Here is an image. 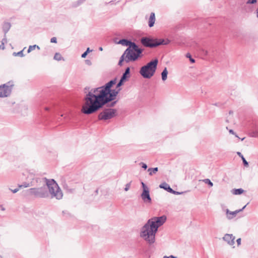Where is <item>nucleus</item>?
<instances>
[{"label": "nucleus", "instance_id": "e433bc0d", "mask_svg": "<svg viewBox=\"0 0 258 258\" xmlns=\"http://www.w3.org/2000/svg\"><path fill=\"white\" fill-rule=\"evenodd\" d=\"M20 188V187H19V188H17L14 189L10 188V190H11L13 193H16L17 191H18L19 190Z\"/></svg>", "mask_w": 258, "mask_h": 258}, {"label": "nucleus", "instance_id": "c756f323", "mask_svg": "<svg viewBox=\"0 0 258 258\" xmlns=\"http://www.w3.org/2000/svg\"><path fill=\"white\" fill-rule=\"evenodd\" d=\"M131 182L132 181L127 183V184H125V187H124V190L125 191H127L129 190L130 187H131Z\"/></svg>", "mask_w": 258, "mask_h": 258}, {"label": "nucleus", "instance_id": "7c9ffc66", "mask_svg": "<svg viewBox=\"0 0 258 258\" xmlns=\"http://www.w3.org/2000/svg\"><path fill=\"white\" fill-rule=\"evenodd\" d=\"M30 184L29 183H24L23 184H21V185H19V187H28L29 186H30Z\"/></svg>", "mask_w": 258, "mask_h": 258}, {"label": "nucleus", "instance_id": "9d476101", "mask_svg": "<svg viewBox=\"0 0 258 258\" xmlns=\"http://www.w3.org/2000/svg\"><path fill=\"white\" fill-rule=\"evenodd\" d=\"M141 198L142 200L144 201L145 203L146 204H151L152 202V199L150 196V191L143 190V192L141 195Z\"/></svg>", "mask_w": 258, "mask_h": 258}, {"label": "nucleus", "instance_id": "1a4fd4ad", "mask_svg": "<svg viewBox=\"0 0 258 258\" xmlns=\"http://www.w3.org/2000/svg\"><path fill=\"white\" fill-rule=\"evenodd\" d=\"M13 86V83L10 81L6 84L1 85L0 97H6L9 96L11 93Z\"/></svg>", "mask_w": 258, "mask_h": 258}, {"label": "nucleus", "instance_id": "58836bf2", "mask_svg": "<svg viewBox=\"0 0 258 258\" xmlns=\"http://www.w3.org/2000/svg\"><path fill=\"white\" fill-rule=\"evenodd\" d=\"M85 0H79L78 1V6L81 5L82 3H83Z\"/></svg>", "mask_w": 258, "mask_h": 258}, {"label": "nucleus", "instance_id": "79ce46f5", "mask_svg": "<svg viewBox=\"0 0 258 258\" xmlns=\"http://www.w3.org/2000/svg\"><path fill=\"white\" fill-rule=\"evenodd\" d=\"M88 54L85 51L81 55L82 58H85Z\"/></svg>", "mask_w": 258, "mask_h": 258}, {"label": "nucleus", "instance_id": "09e8293b", "mask_svg": "<svg viewBox=\"0 0 258 258\" xmlns=\"http://www.w3.org/2000/svg\"><path fill=\"white\" fill-rule=\"evenodd\" d=\"M232 113H233V112H232V111H229V114H232Z\"/></svg>", "mask_w": 258, "mask_h": 258}, {"label": "nucleus", "instance_id": "6e6552de", "mask_svg": "<svg viewBox=\"0 0 258 258\" xmlns=\"http://www.w3.org/2000/svg\"><path fill=\"white\" fill-rule=\"evenodd\" d=\"M116 110L112 108H106L100 112L98 118L99 120H106L114 117L116 115Z\"/></svg>", "mask_w": 258, "mask_h": 258}, {"label": "nucleus", "instance_id": "de8ad7c7", "mask_svg": "<svg viewBox=\"0 0 258 258\" xmlns=\"http://www.w3.org/2000/svg\"><path fill=\"white\" fill-rule=\"evenodd\" d=\"M99 50L102 51L103 50V48L101 47H100L99 48Z\"/></svg>", "mask_w": 258, "mask_h": 258}, {"label": "nucleus", "instance_id": "aec40b11", "mask_svg": "<svg viewBox=\"0 0 258 258\" xmlns=\"http://www.w3.org/2000/svg\"><path fill=\"white\" fill-rule=\"evenodd\" d=\"M168 75V71L166 68L163 70L161 73L162 79L163 81H165L167 79Z\"/></svg>", "mask_w": 258, "mask_h": 258}, {"label": "nucleus", "instance_id": "f704fd0d", "mask_svg": "<svg viewBox=\"0 0 258 258\" xmlns=\"http://www.w3.org/2000/svg\"><path fill=\"white\" fill-rule=\"evenodd\" d=\"M50 42L51 43H56L57 42V39L56 37H53L52 38H51L50 39Z\"/></svg>", "mask_w": 258, "mask_h": 258}, {"label": "nucleus", "instance_id": "bb28decb", "mask_svg": "<svg viewBox=\"0 0 258 258\" xmlns=\"http://www.w3.org/2000/svg\"><path fill=\"white\" fill-rule=\"evenodd\" d=\"M203 181L210 186H212L213 185V182L209 179H205L203 180Z\"/></svg>", "mask_w": 258, "mask_h": 258}, {"label": "nucleus", "instance_id": "2eb2a0df", "mask_svg": "<svg viewBox=\"0 0 258 258\" xmlns=\"http://www.w3.org/2000/svg\"><path fill=\"white\" fill-rule=\"evenodd\" d=\"M130 77V68L127 67L125 69L124 72L123 73L121 79L124 81H126V80Z\"/></svg>", "mask_w": 258, "mask_h": 258}, {"label": "nucleus", "instance_id": "37998d69", "mask_svg": "<svg viewBox=\"0 0 258 258\" xmlns=\"http://www.w3.org/2000/svg\"><path fill=\"white\" fill-rule=\"evenodd\" d=\"M91 51H92V50H90V48H89V47H88V48H87V50L85 51L86 53H87V54H88L89 52H91Z\"/></svg>", "mask_w": 258, "mask_h": 258}, {"label": "nucleus", "instance_id": "20e7f679", "mask_svg": "<svg viewBox=\"0 0 258 258\" xmlns=\"http://www.w3.org/2000/svg\"><path fill=\"white\" fill-rule=\"evenodd\" d=\"M143 50L139 47L136 43L131 47H128L123 52L125 56V62L135 61L137 60L143 52Z\"/></svg>", "mask_w": 258, "mask_h": 258}, {"label": "nucleus", "instance_id": "f03ea898", "mask_svg": "<svg viewBox=\"0 0 258 258\" xmlns=\"http://www.w3.org/2000/svg\"><path fill=\"white\" fill-rule=\"evenodd\" d=\"M45 185L39 188H31L28 191L30 195L35 197L47 198L50 195L51 198L60 200L63 196L62 192L56 181L53 179H48L46 177L43 178Z\"/></svg>", "mask_w": 258, "mask_h": 258}, {"label": "nucleus", "instance_id": "3c124183", "mask_svg": "<svg viewBox=\"0 0 258 258\" xmlns=\"http://www.w3.org/2000/svg\"><path fill=\"white\" fill-rule=\"evenodd\" d=\"M86 62H87V63L88 64V63H89V60H86Z\"/></svg>", "mask_w": 258, "mask_h": 258}, {"label": "nucleus", "instance_id": "f8f14e48", "mask_svg": "<svg viewBox=\"0 0 258 258\" xmlns=\"http://www.w3.org/2000/svg\"><path fill=\"white\" fill-rule=\"evenodd\" d=\"M117 44H121L123 46H128V47H131L133 46V44L136 43L128 39H120L118 42H117Z\"/></svg>", "mask_w": 258, "mask_h": 258}, {"label": "nucleus", "instance_id": "a19ab883", "mask_svg": "<svg viewBox=\"0 0 258 258\" xmlns=\"http://www.w3.org/2000/svg\"><path fill=\"white\" fill-rule=\"evenodd\" d=\"M237 245H240L241 244V238H238L236 240Z\"/></svg>", "mask_w": 258, "mask_h": 258}, {"label": "nucleus", "instance_id": "8fccbe9b", "mask_svg": "<svg viewBox=\"0 0 258 258\" xmlns=\"http://www.w3.org/2000/svg\"><path fill=\"white\" fill-rule=\"evenodd\" d=\"M45 110H49V108H48V107H46V108H45Z\"/></svg>", "mask_w": 258, "mask_h": 258}, {"label": "nucleus", "instance_id": "c03bdc74", "mask_svg": "<svg viewBox=\"0 0 258 258\" xmlns=\"http://www.w3.org/2000/svg\"><path fill=\"white\" fill-rule=\"evenodd\" d=\"M163 258H175V257L173 255H170V256H164Z\"/></svg>", "mask_w": 258, "mask_h": 258}, {"label": "nucleus", "instance_id": "ea45409f", "mask_svg": "<svg viewBox=\"0 0 258 258\" xmlns=\"http://www.w3.org/2000/svg\"><path fill=\"white\" fill-rule=\"evenodd\" d=\"M225 212L227 215V218H228V215L230 214V212L228 209L225 210Z\"/></svg>", "mask_w": 258, "mask_h": 258}, {"label": "nucleus", "instance_id": "393cba45", "mask_svg": "<svg viewBox=\"0 0 258 258\" xmlns=\"http://www.w3.org/2000/svg\"><path fill=\"white\" fill-rule=\"evenodd\" d=\"M125 56H124V54L123 53L122 55L121 56L120 59L119 60L118 64L119 66H121L122 62L123 61H125Z\"/></svg>", "mask_w": 258, "mask_h": 258}, {"label": "nucleus", "instance_id": "f3484780", "mask_svg": "<svg viewBox=\"0 0 258 258\" xmlns=\"http://www.w3.org/2000/svg\"><path fill=\"white\" fill-rule=\"evenodd\" d=\"M11 27V25L9 22H5L4 23L3 26V30L5 33V34H6L9 31L10 28Z\"/></svg>", "mask_w": 258, "mask_h": 258}, {"label": "nucleus", "instance_id": "49530a36", "mask_svg": "<svg viewBox=\"0 0 258 258\" xmlns=\"http://www.w3.org/2000/svg\"><path fill=\"white\" fill-rule=\"evenodd\" d=\"M229 133L235 135V133H234V132L232 130H230L229 131Z\"/></svg>", "mask_w": 258, "mask_h": 258}, {"label": "nucleus", "instance_id": "f257e3e1", "mask_svg": "<svg viewBox=\"0 0 258 258\" xmlns=\"http://www.w3.org/2000/svg\"><path fill=\"white\" fill-rule=\"evenodd\" d=\"M121 89H111L105 96L88 92L84 98L85 103L81 111L85 114H91L97 112L107 103L114 100Z\"/></svg>", "mask_w": 258, "mask_h": 258}, {"label": "nucleus", "instance_id": "72a5a7b5", "mask_svg": "<svg viewBox=\"0 0 258 258\" xmlns=\"http://www.w3.org/2000/svg\"><path fill=\"white\" fill-rule=\"evenodd\" d=\"M170 193L171 194H173L174 195H181L182 194H183V192H178V191H175L173 189V192H171Z\"/></svg>", "mask_w": 258, "mask_h": 258}, {"label": "nucleus", "instance_id": "a211bd4d", "mask_svg": "<svg viewBox=\"0 0 258 258\" xmlns=\"http://www.w3.org/2000/svg\"><path fill=\"white\" fill-rule=\"evenodd\" d=\"M237 155L240 157H241V160H242V162H243V165H244V166L245 167H248V162L245 160V159L244 158V157H243V156L242 155V154L240 153V152H238L237 153Z\"/></svg>", "mask_w": 258, "mask_h": 258}, {"label": "nucleus", "instance_id": "0eeeda50", "mask_svg": "<svg viewBox=\"0 0 258 258\" xmlns=\"http://www.w3.org/2000/svg\"><path fill=\"white\" fill-rule=\"evenodd\" d=\"M116 80V79L112 80L103 86L92 89L89 92H92V93L93 94H101L103 96H105L107 93H109L110 91L112 86L115 84Z\"/></svg>", "mask_w": 258, "mask_h": 258}, {"label": "nucleus", "instance_id": "9b49d317", "mask_svg": "<svg viewBox=\"0 0 258 258\" xmlns=\"http://www.w3.org/2000/svg\"><path fill=\"white\" fill-rule=\"evenodd\" d=\"M223 239L229 245H233L234 244L235 236L232 234H226L223 237Z\"/></svg>", "mask_w": 258, "mask_h": 258}, {"label": "nucleus", "instance_id": "a18cd8bd", "mask_svg": "<svg viewBox=\"0 0 258 258\" xmlns=\"http://www.w3.org/2000/svg\"><path fill=\"white\" fill-rule=\"evenodd\" d=\"M109 3L111 5L116 4V3H115L114 1H111L110 2H109Z\"/></svg>", "mask_w": 258, "mask_h": 258}, {"label": "nucleus", "instance_id": "4be33fe9", "mask_svg": "<svg viewBox=\"0 0 258 258\" xmlns=\"http://www.w3.org/2000/svg\"><path fill=\"white\" fill-rule=\"evenodd\" d=\"M158 167L150 168L148 170V172H149V174L150 175H152L153 173H156L158 171Z\"/></svg>", "mask_w": 258, "mask_h": 258}, {"label": "nucleus", "instance_id": "dca6fc26", "mask_svg": "<svg viewBox=\"0 0 258 258\" xmlns=\"http://www.w3.org/2000/svg\"><path fill=\"white\" fill-rule=\"evenodd\" d=\"M155 22V15L154 13H151L149 20L148 25L150 27L154 26Z\"/></svg>", "mask_w": 258, "mask_h": 258}, {"label": "nucleus", "instance_id": "4c0bfd02", "mask_svg": "<svg viewBox=\"0 0 258 258\" xmlns=\"http://www.w3.org/2000/svg\"><path fill=\"white\" fill-rule=\"evenodd\" d=\"M116 101H113V102H112L110 104L109 106H110V107H113V106H114V105L116 104Z\"/></svg>", "mask_w": 258, "mask_h": 258}, {"label": "nucleus", "instance_id": "7ed1b4c3", "mask_svg": "<svg viewBox=\"0 0 258 258\" xmlns=\"http://www.w3.org/2000/svg\"><path fill=\"white\" fill-rule=\"evenodd\" d=\"M166 217H154L149 219L141 229L140 236L149 244L154 243L158 228L166 221Z\"/></svg>", "mask_w": 258, "mask_h": 258}, {"label": "nucleus", "instance_id": "c9c22d12", "mask_svg": "<svg viewBox=\"0 0 258 258\" xmlns=\"http://www.w3.org/2000/svg\"><path fill=\"white\" fill-rule=\"evenodd\" d=\"M140 164L142 165V167L144 169H146L147 168V165L145 163L141 162L140 163Z\"/></svg>", "mask_w": 258, "mask_h": 258}, {"label": "nucleus", "instance_id": "473e14b6", "mask_svg": "<svg viewBox=\"0 0 258 258\" xmlns=\"http://www.w3.org/2000/svg\"><path fill=\"white\" fill-rule=\"evenodd\" d=\"M257 0H248L246 2L247 4H253L256 2Z\"/></svg>", "mask_w": 258, "mask_h": 258}, {"label": "nucleus", "instance_id": "cd10ccee", "mask_svg": "<svg viewBox=\"0 0 258 258\" xmlns=\"http://www.w3.org/2000/svg\"><path fill=\"white\" fill-rule=\"evenodd\" d=\"M125 81H124L120 78V80H119V81L118 82V83H117V84L116 85V89L120 88L119 87L123 85V83Z\"/></svg>", "mask_w": 258, "mask_h": 258}, {"label": "nucleus", "instance_id": "423d86ee", "mask_svg": "<svg viewBox=\"0 0 258 258\" xmlns=\"http://www.w3.org/2000/svg\"><path fill=\"white\" fill-rule=\"evenodd\" d=\"M141 42L146 47L153 48L160 45H167L170 41L168 39H153L148 37H143L141 39Z\"/></svg>", "mask_w": 258, "mask_h": 258}, {"label": "nucleus", "instance_id": "ddd939ff", "mask_svg": "<svg viewBox=\"0 0 258 258\" xmlns=\"http://www.w3.org/2000/svg\"><path fill=\"white\" fill-rule=\"evenodd\" d=\"M247 205H245L242 209H240L239 210H237L233 212H230V214L228 215V219L229 220H231L233 219L234 217H235L237 214L242 211L246 207Z\"/></svg>", "mask_w": 258, "mask_h": 258}, {"label": "nucleus", "instance_id": "4468645a", "mask_svg": "<svg viewBox=\"0 0 258 258\" xmlns=\"http://www.w3.org/2000/svg\"><path fill=\"white\" fill-rule=\"evenodd\" d=\"M159 187L165 189L170 193L173 192V189L170 187V185L165 182L161 183L159 185Z\"/></svg>", "mask_w": 258, "mask_h": 258}, {"label": "nucleus", "instance_id": "b1692460", "mask_svg": "<svg viewBox=\"0 0 258 258\" xmlns=\"http://www.w3.org/2000/svg\"><path fill=\"white\" fill-rule=\"evenodd\" d=\"M53 58L56 60H60L63 59V57L61 56V54L59 53L56 52L55 53Z\"/></svg>", "mask_w": 258, "mask_h": 258}, {"label": "nucleus", "instance_id": "6ab92c4d", "mask_svg": "<svg viewBox=\"0 0 258 258\" xmlns=\"http://www.w3.org/2000/svg\"><path fill=\"white\" fill-rule=\"evenodd\" d=\"M244 192V190L242 188L233 189L232 190V193L235 195H241Z\"/></svg>", "mask_w": 258, "mask_h": 258}, {"label": "nucleus", "instance_id": "2f4dec72", "mask_svg": "<svg viewBox=\"0 0 258 258\" xmlns=\"http://www.w3.org/2000/svg\"><path fill=\"white\" fill-rule=\"evenodd\" d=\"M141 184L143 187V190H149L148 187L146 185V184L143 182H142Z\"/></svg>", "mask_w": 258, "mask_h": 258}, {"label": "nucleus", "instance_id": "5701e85b", "mask_svg": "<svg viewBox=\"0 0 258 258\" xmlns=\"http://www.w3.org/2000/svg\"><path fill=\"white\" fill-rule=\"evenodd\" d=\"M35 48H37L38 49H40V47L39 46L37 45H33L29 46L28 49L27 50L28 53H30L31 51L34 50Z\"/></svg>", "mask_w": 258, "mask_h": 258}, {"label": "nucleus", "instance_id": "603ef678", "mask_svg": "<svg viewBox=\"0 0 258 258\" xmlns=\"http://www.w3.org/2000/svg\"><path fill=\"white\" fill-rule=\"evenodd\" d=\"M244 139V138H242V139H241V140L242 141V140H243Z\"/></svg>", "mask_w": 258, "mask_h": 258}, {"label": "nucleus", "instance_id": "c85d7f7f", "mask_svg": "<svg viewBox=\"0 0 258 258\" xmlns=\"http://www.w3.org/2000/svg\"><path fill=\"white\" fill-rule=\"evenodd\" d=\"M186 57L189 58V60H190V61L191 63H194L195 62V60L191 57V55L190 54V53H187L186 54Z\"/></svg>", "mask_w": 258, "mask_h": 258}, {"label": "nucleus", "instance_id": "a878e982", "mask_svg": "<svg viewBox=\"0 0 258 258\" xmlns=\"http://www.w3.org/2000/svg\"><path fill=\"white\" fill-rule=\"evenodd\" d=\"M13 54L14 56H19L20 57H23L24 56V55L23 54V50H21L20 51H19L18 52H14Z\"/></svg>", "mask_w": 258, "mask_h": 258}, {"label": "nucleus", "instance_id": "39448f33", "mask_svg": "<svg viewBox=\"0 0 258 258\" xmlns=\"http://www.w3.org/2000/svg\"><path fill=\"white\" fill-rule=\"evenodd\" d=\"M158 62V60L156 58L142 67L139 72L141 75L144 78L150 79L156 72Z\"/></svg>", "mask_w": 258, "mask_h": 258}, {"label": "nucleus", "instance_id": "412c9836", "mask_svg": "<svg viewBox=\"0 0 258 258\" xmlns=\"http://www.w3.org/2000/svg\"><path fill=\"white\" fill-rule=\"evenodd\" d=\"M7 42V38H6V34H5L4 35V38L2 40L1 44L0 45V48L2 49H5V45H4V44H5V43H6Z\"/></svg>", "mask_w": 258, "mask_h": 258}]
</instances>
